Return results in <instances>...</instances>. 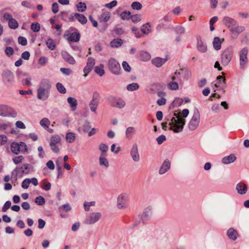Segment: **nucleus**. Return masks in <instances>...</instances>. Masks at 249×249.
I'll return each mask as SVG.
<instances>
[{"label":"nucleus","mask_w":249,"mask_h":249,"mask_svg":"<svg viewBox=\"0 0 249 249\" xmlns=\"http://www.w3.org/2000/svg\"><path fill=\"white\" fill-rule=\"evenodd\" d=\"M213 83L216 88H218L221 89L223 90L226 88V79L221 75L218 76Z\"/></svg>","instance_id":"obj_15"},{"label":"nucleus","mask_w":249,"mask_h":249,"mask_svg":"<svg viewBox=\"0 0 249 249\" xmlns=\"http://www.w3.org/2000/svg\"><path fill=\"white\" fill-rule=\"evenodd\" d=\"M131 13L128 11H124L120 14V18L123 20H128L131 18Z\"/></svg>","instance_id":"obj_41"},{"label":"nucleus","mask_w":249,"mask_h":249,"mask_svg":"<svg viewBox=\"0 0 249 249\" xmlns=\"http://www.w3.org/2000/svg\"><path fill=\"white\" fill-rule=\"evenodd\" d=\"M248 53L249 49L247 47L243 48L239 52V65L241 69H244L248 63Z\"/></svg>","instance_id":"obj_7"},{"label":"nucleus","mask_w":249,"mask_h":249,"mask_svg":"<svg viewBox=\"0 0 249 249\" xmlns=\"http://www.w3.org/2000/svg\"><path fill=\"white\" fill-rule=\"evenodd\" d=\"M106 157V154L102 153L99 157V161L101 166H104L106 168H107L109 166V163Z\"/></svg>","instance_id":"obj_26"},{"label":"nucleus","mask_w":249,"mask_h":249,"mask_svg":"<svg viewBox=\"0 0 249 249\" xmlns=\"http://www.w3.org/2000/svg\"><path fill=\"white\" fill-rule=\"evenodd\" d=\"M1 18L3 21L7 22L8 24L13 18L12 15L8 12L3 13L2 15Z\"/></svg>","instance_id":"obj_37"},{"label":"nucleus","mask_w":249,"mask_h":249,"mask_svg":"<svg viewBox=\"0 0 249 249\" xmlns=\"http://www.w3.org/2000/svg\"><path fill=\"white\" fill-rule=\"evenodd\" d=\"M168 88L170 90H177L178 89V84L175 81H171L167 84Z\"/></svg>","instance_id":"obj_48"},{"label":"nucleus","mask_w":249,"mask_h":249,"mask_svg":"<svg viewBox=\"0 0 249 249\" xmlns=\"http://www.w3.org/2000/svg\"><path fill=\"white\" fill-rule=\"evenodd\" d=\"M24 157L22 156H19L13 159V161L15 164H18L21 163L24 160Z\"/></svg>","instance_id":"obj_63"},{"label":"nucleus","mask_w":249,"mask_h":249,"mask_svg":"<svg viewBox=\"0 0 249 249\" xmlns=\"http://www.w3.org/2000/svg\"><path fill=\"white\" fill-rule=\"evenodd\" d=\"M223 23L230 30L231 28L236 25L237 21L230 17L225 16L223 18Z\"/></svg>","instance_id":"obj_14"},{"label":"nucleus","mask_w":249,"mask_h":249,"mask_svg":"<svg viewBox=\"0 0 249 249\" xmlns=\"http://www.w3.org/2000/svg\"><path fill=\"white\" fill-rule=\"evenodd\" d=\"M95 205V201H90V202H87L85 201L84 203V210L86 212H88L90 210V207L91 206H94Z\"/></svg>","instance_id":"obj_50"},{"label":"nucleus","mask_w":249,"mask_h":249,"mask_svg":"<svg viewBox=\"0 0 249 249\" xmlns=\"http://www.w3.org/2000/svg\"><path fill=\"white\" fill-rule=\"evenodd\" d=\"M67 101L70 104V106L72 110H75L77 106V101L75 98L69 97L67 99Z\"/></svg>","instance_id":"obj_30"},{"label":"nucleus","mask_w":249,"mask_h":249,"mask_svg":"<svg viewBox=\"0 0 249 249\" xmlns=\"http://www.w3.org/2000/svg\"><path fill=\"white\" fill-rule=\"evenodd\" d=\"M76 136L75 133L70 132L66 135V140L69 143H72L75 140Z\"/></svg>","instance_id":"obj_36"},{"label":"nucleus","mask_w":249,"mask_h":249,"mask_svg":"<svg viewBox=\"0 0 249 249\" xmlns=\"http://www.w3.org/2000/svg\"><path fill=\"white\" fill-rule=\"evenodd\" d=\"M91 128L90 123L88 121H85L80 128L84 132H87Z\"/></svg>","instance_id":"obj_51"},{"label":"nucleus","mask_w":249,"mask_h":249,"mask_svg":"<svg viewBox=\"0 0 249 249\" xmlns=\"http://www.w3.org/2000/svg\"><path fill=\"white\" fill-rule=\"evenodd\" d=\"M77 11L79 12H84L87 9V5L85 2H79L76 5Z\"/></svg>","instance_id":"obj_40"},{"label":"nucleus","mask_w":249,"mask_h":249,"mask_svg":"<svg viewBox=\"0 0 249 249\" xmlns=\"http://www.w3.org/2000/svg\"><path fill=\"white\" fill-rule=\"evenodd\" d=\"M14 49L11 47H7L5 49V53L6 55L8 57H10L11 55H12L14 53Z\"/></svg>","instance_id":"obj_61"},{"label":"nucleus","mask_w":249,"mask_h":249,"mask_svg":"<svg viewBox=\"0 0 249 249\" xmlns=\"http://www.w3.org/2000/svg\"><path fill=\"white\" fill-rule=\"evenodd\" d=\"M136 134V130L133 126L128 127L125 132V138L130 140L133 138L134 136Z\"/></svg>","instance_id":"obj_22"},{"label":"nucleus","mask_w":249,"mask_h":249,"mask_svg":"<svg viewBox=\"0 0 249 249\" xmlns=\"http://www.w3.org/2000/svg\"><path fill=\"white\" fill-rule=\"evenodd\" d=\"M109 101L111 107L119 109L124 108L126 105L124 100L119 97H111Z\"/></svg>","instance_id":"obj_8"},{"label":"nucleus","mask_w":249,"mask_h":249,"mask_svg":"<svg viewBox=\"0 0 249 249\" xmlns=\"http://www.w3.org/2000/svg\"><path fill=\"white\" fill-rule=\"evenodd\" d=\"M46 44L50 50H53L55 49L56 45L54 41L52 38H48L46 41Z\"/></svg>","instance_id":"obj_42"},{"label":"nucleus","mask_w":249,"mask_h":249,"mask_svg":"<svg viewBox=\"0 0 249 249\" xmlns=\"http://www.w3.org/2000/svg\"><path fill=\"white\" fill-rule=\"evenodd\" d=\"M22 6L25 7L27 8L33 9L35 8L34 5L30 1H22L21 3Z\"/></svg>","instance_id":"obj_57"},{"label":"nucleus","mask_w":249,"mask_h":249,"mask_svg":"<svg viewBox=\"0 0 249 249\" xmlns=\"http://www.w3.org/2000/svg\"><path fill=\"white\" fill-rule=\"evenodd\" d=\"M227 235L230 239L235 241L237 238L238 233L235 229L231 228L227 231Z\"/></svg>","instance_id":"obj_25"},{"label":"nucleus","mask_w":249,"mask_h":249,"mask_svg":"<svg viewBox=\"0 0 249 249\" xmlns=\"http://www.w3.org/2000/svg\"><path fill=\"white\" fill-rule=\"evenodd\" d=\"M200 121V114L199 110L195 108L193 115L189 122L188 127L190 130H195L199 125Z\"/></svg>","instance_id":"obj_4"},{"label":"nucleus","mask_w":249,"mask_h":249,"mask_svg":"<svg viewBox=\"0 0 249 249\" xmlns=\"http://www.w3.org/2000/svg\"><path fill=\"white\" fill-rule=\"evenodd\" d=\"M102 217L100 212H94L88 215L85 219V222L87 224H94L98 221Z\"/></svg>","instance_id":"obj_9"},{"label":"nucleus","mask_w":249,"mask_h":249,"mask_svg":"<svg viewBox=\"0 0 249 249\" xmlns=\"http://www.w3.org/2000/svg\"><path fill=\"white\" fill-rule=\"evenodd\" d=\"M99 149L102 152V153L106 154L108 150V147L106 144L102 143L99 145Z\"/></svg>","instance_id":"obj_59"},{"label":"nucleus","mask_w":249,"mask_h":249,"mask_svg":"<svg viewBox=\"0 0 249 249\" xmlns=\"http://www.w3.org/2000/svg\"><path fill=\"white\" fill-rule=\"evenodd\" d=\"M131 7L133 10H140L142 8V5L138 1H134L132 3Z\"/></svg>","instance_id":"obj_53"},{"label":"nucleus","mask_w":249,"mask_h":249,"mask_svg":"<svg viewBox=\"0 0 249 249\" xmlns=\"http://www.w3.org/2000/svg\"><path fill=\"white\" fill-rule=\"evenodd\" d=\"M245 30V27L244 26L239 25L237 24L236 25L231 28V30H230V31L231 33V38L233 40L237 39L239 34Z\"/></svg>","instance_id":"obj_12"},{"label":"nucleus","mask_w":249,"mask_h":249,"mask_svg":"<svg viewBox=\"0 0 249 249\" xmlns=\"http://www.w3.org/2000/svg\"><path fill=\"white\" fill-rule=\"evenodd\" d=\"M174 75H181L184 79L188 80L191 77L192 73L191 71L187 69H181L180 71H176Z\"/></svg>","instance_id":"obj_20"},{"label":"nucleus","mask_w":249,"mask_h":249,"mask_svg":"<svg viewBox=\"0 0 249 249\" xmlns=\"http://www.w3.org/2000/svg\"><path fill=\"white\" fill-rule=\"evenodd\" d=\"M11 151L15 154L18 155L20 152L19 143L13 142L11 144Z\"/></svg>","instance_id":"obj_34"},{"label":"nucleus","mask_w":249,"mask_h":249,"mask_svg":"<svg viewBox=\"0 0 249 249\" xmlns=\"http://www.w3.org/2000/svg\"><path fill=\"white\" fill-rule=\"evenodd\" d=\"M8 106L4 105H0V115L5 116L6 115Z\"/></svg>","instance_id":"obj_54"},{"label":"nucleus","mask_w":249,"mask_h":249,"mask_svg":"<svg viewBox=\"0 0 249 249\" xmlns=\"http://www.w3.org/2000/svg\"><path fill=\"white\" fill-rule=\"evenodd\" d=\"M39 124L44 129H47L50 124L51 122L48 118H44L40 121Z\"/></svg>","instance_id":"obj_43"},{"label":"nucleus","mask_w":249,"mask_h":249,"mask_svg":"<svg viewBox=\"0 0 249 249\" xmlns=\"http://www.w3.org/2000/svg\"><path fill=\"white\" fill-rule=\"evenodd\" d=\"M235 189L237 193L241 195L246 194L248 191V187L247 185L241 182L236 184Z\"/></svg>","instance_id":"obj_19"},{"label":"nucleus","mask_w":249,"mask_h":249,"mask_svg":"<svg viewBox=\"0 0 249 249\" xmlns=\"http://www.w3.org/2000/svg\"><path fill=\"white\" fill-rule=\"evenodd\" d=\"M128 198L125 194L119 195L117 199V207L120 209H124L127 207Z\"/></svg>","instance_id":"obj_10"},{"label":"nucleus","mask_w":249,"mask_h":249,"mask_svg":"<svg viewBox=\"0 0 249 249\" xmlns=\"http://www.w3.org/2000/svg\"><path fill=\"white\" fill-rule=\"evenodd\" d=\"M170 166V161L167 159L164 160L160 168L159 171V174L163 175L166 173L169 170Z\"/></svg>","instance_id":"obj_18"},{"label":"nucleus","mask_w":249,"mask_h":249,"mask_svg":"<svg viewBox=\"0 0 249 249\" xmlns=\"http://www.w3.org/2000/svg\"><path fill=\"white\" fill-rule=\"evenodd\" d=\"M152 208L150 207L146 208L141 216V219L142 221H145L149 219L152 215Z\"/></svg>","instance_id":"obj_24"},{"label":"nucleus","mask_w":249,"mask_h":249,"mask_svg":"<svg viewBox=\"0 0 249 249\" xmlns=\"http://www.w3.org/2000/svg\"><path fill=\"white\" fill-rule=\"evenodd\" d=\"M31 29L34 32H38L40 29V24L37 22L33 23L31 25Z\"/></svg>","instance_id":"obj_56"},{"label":"nucleus","mask_w":249,"mask_h":249,"mask_svg":"<svg viewBox=\"0 0 249 249\" xmlns=\"http://www.w3.org/2000/svg\"><path fill=\"white\" fill-rule=\"evenodd\" d=\"M123 43L122 39L120 38L114 39L110 42V46L112 47L118 48L121 47Z\"/></svg>","instance_id":"obj_38"},{"label":"nucleus","mask_w":249,"mask_h":249,"mask_svg":"<svg viewBox=\"0 0 249 249\" xmlns=\"http://www.w3.org/2000/svg\"><path fill=\"white\" fill-rule=\"evenodd\" d=\"M236 160V157L233 154H231L228 156L224 157L222 162L224 164H228L233 162Z\"/></svg>","instance_id":"obj_27"},{"label":"nucleus","mask_w":249,"mask_h":249,"mask_svg":"<svg viewBox=\"0 0 249 249\" xmlns=\"http://www.w3.org/2000/svg\"><path fill=\"white\" fill-rule=\"evenodd\" d=\"M41 188L45 191H49L51 188V184L49 182L44 181L42 183Z\"/></svg>","instance_id":"obj_60"},{"label":"nucleus","mask_w":249,"mask_h":249,"mask_svg":"<svg viewBox=\"0 0 249 249\" xmlns=\"http://www.w3.org/2000/svg\"><path fill=\"white\" fill-rule=\"evenodd\" d=\"M140 59L142 61H147L151 59L150 54L146 51H141L139 53Z\"/></svg>","instance_id":"obj_28"},{"label":"nucleus","mask_w":249,"mask_h":249,"mask_svg":"<svg viewBox=\"0 0 249 249\" xmlns=\"http://www.w3.org/2000/svg\"><path fill=\"white\" fill-rule=\"evenodd\" d=\"M98 105H99L98 102L90 101L89 103V106L90 110L92 112H93L95 113H96V109H97Z\"/></svg>","instance_id":"obj_45"},{"label":"nucleus","mask_w":249,"mask_h":249,"mask_svg":"<svg viewBox=\"0 0 249 249\" xmlns=\"http://www.w3.org/2000/svg\"><path fill=\"white\" fill-rule=\"evenodd\" d=\"M131 21L134 23H137L141 21L142 15L140 14H136L131 15L130 18Z\"/></svg>","instance_id":"obj_47"},{"label":"nucleus","mask_w":249,"mask_h":249,"mask_svg":"<svg viewBox=\"0 0 249 249\" xmlns=\"http://www.w3.org/2000/svg\"><path fill=\"white\" fill-rule=\"evenodd\" d=\"M175 31L177 34L183 35L185 33V29L184 27L178 26L175 28Z\"/></svg>","instance_id":"obj_58"},{"label":"nucleus","mask_w":249,"mask_h":249,"mask_svg":"<svg viewBox=\"0 0 249 249\" xmlns=\"http://www.w3.org/2000/svg\"><path fill=\"white\" fill-rule=\"evenodd\" d=\"M110 17V13L109 12H106L102 13L100 17V22H106L109 20Z\"/></svg>","instance_id":"obj_35"},{"label":"nucleus","mask_w":249,"mask_h":249,"mask_svg":"<svg viewBox=\"0 0 249 249\" xmlns=\"http://www.w3.org/2000/svg\"><path fill=\"white\" fill-rule=\"evenodd\" d=\"M21 172L23 174H28L30 172V169L27 164H24L20 167Z\"/></svg>","instance_id":"obj_64"},{"label":"nucleus","mask_w":249,"mask_h":249,"mask_svg":"<svg viewBox=\"0 0 249 249\" xmlns=\"http://www.w3.org/2000/svg\"><path fill=\"white\" fill-rule=\"evenodd\" d=\"M8 25V27L10 29L13 30L17 29L18 27V21L16 20V19L14 18H13V19H12V20L9 23Z\"/></svg>","instance_id":"obj_46"},{"label":"nucleus","mask_w":249,"mask_h":249,"mask_svg":"<svg viewBox=\"0 0 249 249\" xmlns=\"http://www.w3.org/2000/svg\"><path fill=\"white\" fill-rule=\"evenodd\" d=\"M94 65L95 59L91 57H89L87 62V65L83 70V71L85 73L84 75V77H86L88 75V74L91 71Z\"/></svg>","instance_id":"obj_13"},{"label":"nucleus","mask_w":249,"mask_h":249,"mask_svg":"<svg viewBox=\"0 0 249 249\" xmlns=\"http://www.w3.org/2000/svg\"><path fill=\"white\" fill-rule=\"evenodd\" d=\"M130 155L135 162H138L140 160V155L138 152V146L136 144H134L132 146L130 150Z\"/></svg>","instance_id":"obj_16"},{"label":"nucleus","mask_w":249,"mask_h":249,"mask_svg":"<svg viewBox=\"0 0 249 249\" xmlns=\"http://www.w3.org/2000/svg\"><path fill=\"white\" fill-rule=\"evenodd\" d=\"M197 50L202 53H205L207 52L208 49L207 46L201 39L200 36L197 37Z\"/></svg>","instance_id":"obj_17"},{"label":"nucleus","mask_w":249,"mask_h":249,"mask_svg":"<svg viewBox=\"0 0 249 249\" xmlns=\"http://www.w3.org/2000/svg\"><path fill=\"white\" fill-rule=\"evenodd\" d=\"M213 48L216 50H219L221 49L222 41L219 37H215L213 39Z\"/></svg>","instance_id":"obj_33"},{"label":"nucleus","mask_w":249,"mask_h":249,"mask_svg":"<svg viewBox=\"0 0 249 249\" xmlns=\"http://www.w3.org/2000/svg\"><path fill=\"white\" fill-rule=\"evenodd\" d=\"M61 55L63 59L70 64L73 65L75 64L76 61L74 58L69 54L67 52L63 51L61 53Z\"/></svg>","instance_id":"obj_23"},{"label":"nucleus","mask_w":249,"mask_h":249,"mask_svg":"<svg viewBox=\"0 0 249 249\" xmlns=\"http://www.w3.org/2000/svg\"><path fill=\"white\" fill-rule=\"evenodd\" d=\"M61 138L59 135L55 134L51 136L50 138V146L51 150L55 153H58L60 151V147L61 145Z\"/></svg>","instance_id":"obj_5"},{"label":"nucleus","mask_w":249,"mask_h":249,"mask_svg":"<svg viewBox=\"0 0 249 249\" xmlns=\"http://www.w3.org/2000/svg\"><path fill=\"white\" fill-rule=\"evenodd\" d=\"M233 52L231 48L228 47L225 49L221 55V63L223 66H227L231 60Z\"/></svg>","instance_id":"obj_6"},{"label":"nucleus","mask_w":249,"mask_h":249,"mask_svg":"<svg viewBox=\"0 0 249 249\" xmlns=\"http://www.w3.org/2000/svg\"><path fill=\"white\" fill-rule=\"evenodd\" d=\"M1 81L7 87H12L15 83V77L13 72L8 69L4 70L1 74Z\"/></svg>","instance_id":"obj_3"},{"label":"nucleus","mask_w":249,"mask_h":249,"mask_svg":"<svg viewBox=\"0 0 249 249\" xmlns=\"http://www.w3.org/2000/svg\"><path fill=\"white\" fill-rule=\"evenodd\" d=\"M174 116L168 124L170 126L169 129L175 133H178L182 131L185 124V120L181 118L179 113H174Z\"/></svg>","instance_id":"obj_2"},{"label":"nucleus","mask_w":249,"mask_h":249,"mask_svg":"<svg viewBox=\"0 0 249 249\" xmlns=\"http://www.w3.org/2000/svg\"><path fill=\"white\" fill-rule=\"evenodd\" d=\"M108 67L111 72L114 74H119L121 70L119 63L113 58L109 60Z\"/></svg>","instance_id":"obj_11"},{"label":"nucleus","mask_w":249,"mask_h":249,"mask_svg":"<svg viewBox=\"0 0 249 249\" xmlns=\"http://www.w3.org/2000/svg\"><path fill=\"white\" fill-rule=\"evenodd\" d=\"M74 16L77 20L82 24L84 25L86 24L88 21L86 17L83 14L79 13H75Z\"/></svg>","instance_id":"obj_29"},{"label":"nucleus","mask_w":249,"mask_h":249,"mask_svg":"<svg viewBox=\"0 0 249 249\" xmlns=\"http://www.w3.org/2000/svg\"><path fill=\"white\" fill-rule=\"evenodd\" d=\"M139 85L137 83H132L128 84L126 86V89L129 91H133L139 89Z\"/></svg>","instance_id":"obj_39"},{"label":"nucleus","mask_w":249,"mask_h":249,"mask_svg":"<svg viewBox=\"0 0 249 249\" xmlns=\"http://www.w3.org/2000/svg\"><path fill=\"white\" fill-rule=\"evenodd\" d=\"M51 88V85L48 79L42 80L37 90V98L42 101H46L49 96Z\"/></svg>","instance_id":"obj_1"},{"label":"nucleus","mask_w":249,"mask_h":249,"mask_svg":"<svg viewBox=\"0 0 249 249\" xmlns=\"http://www.w3.org/2000/svg\"><path fill=\"white\" fill-rule=\"evenodd\" d=\"M35 201L36 203L39 206H42L45 203L44 198L42 196H38L35 198Z\"/></svg>","instance_id":"obj_55"},{"label":"nucleus","mask_w":249,"mask_h":249,"mask_svg":"<svg viewBox=\"0 0 249 249\" xmlns=\"http://www.w3.org/2000/svg\"><path fill=\"white\" fill-rule=\"evenodd\" d=\"M141 31L143 34L148 35L151 32V25L149 22H147L143 24L142 28Z\"/></svg>","instance_id":"obj_32"},{"label":"nucleus","mask_w":249,"mask_h":249,"mask_svg":"<svg viewBox=\"0 0 249 249\" xmlns=\"http://www.w3.org/2000/svg\"><path fill=\"white\" fill-rule=\"evenodd\" d=\"M80 35L78 32H74L71 34L68 40L72 42H78L80 40Z\"/></svg>","instance_id":"obj_31"},{"label":"nucleus","mask_w":249,"mask_h":249,"mask_svg":"<svg viewBox=\"0 0 249 249\" xmlns=\"http://www.w3.org/2000/svg\"><path fill=\"white\" fill-rule=\"evenodd\" d=\"M117 1L116 0H114L109 3H106L105 5V6L108 9H111L113 7H115L117 5Z\"/></svg>","instance_id":"obj_62"},{"label":"nucleus","mask_w":249,"mask_h":249,"mask_svg":"<svg viewBox=\"0 0 249 249\" xmlns=\"http://www.w3.org/2000/svg\"><path fill=\"white\" fill-rule=\"evenodd\" d=\"M16 75L19 80H23L24 78L27 76L28 74L19 70H18L16 71Z\"/></svg>","instance_id":"obj_49"},{"label":"nucleus","mask_w":249,"mask_h":249,"mask_svg":"<svg viewBox=\"0 0 249 249\" xmlns=\"http://www.w3.org/2000/svg\"><path fill=\"white\" fill-rule=\"evenodd\" d=\"M104 65L100 64L99 66H96L95 67V72L98 74L100 76H103L105 73V71L103 69Z\"/></svg>","instance_id":"obj_44"},{"label":"nucleus","mask_w":249,"mask_h":249,"mask_svg":"<svg viewBox=\"0 0 249 249\" xmlns=\"http://www.w3.org/2000/svg\"><path fill=\"white\" fill-rule=\"evenodd\" d=\"M167 58L157 57L152 60V63L156 67H161L166 61Z\"/></svg>","instance_id":"obj_21"},{"label":"nucleus","mask_w":249,"mask_h":249,"mask_svg":"<svg viewBox=\"0 0 249 249\" xmlns=\"http://www.w3.org/2000/svg\"><path fill=\"white\" fill-rule=\"evenodd\" d=\"M56 88L57 90L61 93L64 94L66 92V89L61 83H57Z\"/></svg>","instance_id":"obj_52"}]
</instances>
